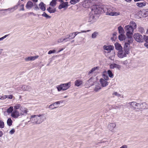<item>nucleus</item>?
<instances>
[{
    "label": "nucleus",
    "mask_w": 148,
    "mask_h": 148,
    "mask_svg": "<svg viewBox=\"0 0 148 148\" xmlns=\"http://www.w3.org/2000/svg\"><path fill=\"white\" fill-rule=\"evenodd\" d=\"M128 105L130 106V108L137 110L141 109H144L145 107H144L146 105V103H138L135 102L133 101L127 104Z\"/></svg>",
    "instance_id": "nucleus-1"
},
{
    "label": "nucleus",
    "mask_w": 148,
    "mask_h": 148,
    "mask_svg": "<svg viewBox=\"0 0 148 148\" xmlns=\"http://www.w3.org/2000/svg\"><path fill=\"white\" fill-rule=\"evenodd\" d=\"M104 8L103 6L101 5H97L94 6L92 8L91 12L92 14H99L105 12Z\"/></svg>",
    "instance_id": "nucleus-2"
},
{
    "label": "nucleus",
    "mask_w": 148,
    "mask_h": 148,
    "mask_svg": "<svg viewBox=\"0 0 148 148\" xmlns=\"http://www.w3.org/2000/svg\"><path fill=\"white\" fill-rule=\"evenodd\" d=\"M104 10L105 12L104 13H106V14L110 16H117L120 14V12H113L114 10V8L112 7H110L109 8H104Z\"/></svg>",
    "instance_id": "nucleus-3"
},
{
    "label": "nucleus",
    "mask_w": 148,
    "mask_h": 148,
    "mask_svg": "<svg viewBox=\"0 0 148 148\" xmlns=\"http://www.w3.org/2000/svg\"><path fill=\"white\" fill-rule=\"evenodd\" d=\"M133 41L132 38H127V42H125L124 47V51L126 53L128 54L129 53V51L130 48V44L132 43Z\"/></svg>",
    "instance_id": "nucleus-4"
},
{
    "label": "nucleus",
    "mask_w": 148,
    "mask_h": 148,
    "mask_svg": "<svg viewBox=\"0 0 148 148\" xmlns=\"http://www.w3.org/2000/svg\"><path fill=\"white\" fill-rule=\"evenodd\" d=\"M125 30L126 32V35L128 38H132V36L134 29L133 27L129 25L125 26L124 27Z\"/></svg>",
    "instance_id": "nucleus-5"
},
{
    "label": "nucleus",
    "mask_w": 148,
    "mask_h": 148,
    "mask_svg": "<svg viewBox=\"0 0 148 148\" xmlns=\"http://www.w3.org/2000/svg\"><path fill=\"white\" fill-rule=\"evenodd\" d=\"M71 86V83L61 84L57 86L56 88L58 91H60L61 90H65L68 89Z\"/></svg>",
    "instance_id": "nucleus-6"
},
{
    "label": "nucleus",
    "mask_w": 148,
    "mask_h": 148,
    "mask_svg": "<svg viewBox=\"0 0 148 148\" xmlns=\"http://www.w3.org/2000/svg\"><path fill=\"white\" fill-rule=\"evenodd\" d=\"M135 40L137 42H142L144 40V37H143L140 34H135L133 36Z\"/></svg>",
    "instance_id": "nucleus-7"
},
{
    "label": "nucleus",
    "mask_w": 148,
    "mask_h": 148,
    "mask_svg": "<svg viewBox=\"0 0 148 148\" xmlns=\"http://www.w3.org/2000/svg\"><path fill=\"white\" fill-rule=\"evenodd\" d=\"M31 119L32 121H34L33 123L36 124H40L42 122L40 116L38 115H34L31 116Z\"/></svg>",
    "instance_id": "nucleus-8"
},
{
    "label": "nucleus",
    "mask_w": 148,
    "mask_h": 148,
    "mask_svg": "<svg viewBox=\"0 0 148 148\" xmlns=\"http://www.w3.org/2000/svg\"><path fill=\"white\" fill-rule=\"evenodd\" d=\"M62 102L61 101H58L54 103L51 104L49 107V108L51 110H53L54 108H56L58 107V105H59L60 103Z\"/></svg>",
    "instance_id": "nucleus-9"
},
{
    "label": "nucleus",
    "mask_w": 148,
    "mask_h": 148,
    "mask_svg": "<svg viewBox=\"0 0 148 148\" xmlns=\"http://www.w3.org/2000/svg\"><path fill=\"white\" fill-rule=\"evenodd\" d=\"M21 88L23 91H28L29 92H31L33 90L32 87L29 85H23L21 87Z\"/></svg>",
    "instance_id": "nucleus-10"
},
{
    "label": "nucleus",
    "mask_w": 148,
    "mask_h": 148,
    "mask_svg": "<svg viewBox=\"0 0 148 148\" xmlns=\"http://www.w3.org/2000/svg\"><path fill=\"white\" fill-rule=\"evenodd\" d=\"M20 115H22L27 114L28 112V110L27 109L24 107H21L20 108Z\"/></svg>",
    "instance_id": "nucleus-11"
},
{
    "label": "nucleus",
    "mask_w": 148,
    "mask_h": 148,
    "mask_svg": "<svg viewBox=\"0 0 148 148\" xmlns=\"http://www.w3.org/2000/svg\"><path fill=\"white\" fill-rule=\"evenodd\" d=\"M127 54L124 51H123L122 50L119 51L118 52L117 56L119 58H122L126 56Z\"/></svg>",
    "instance_id": "nucleus-12"
},
{
    "label": "nucleus",
    "mask_w": 148,
    "mask_h": 148,
    "mask_svg": "<svg viewBox=\"0 0 148 148\" xmlns=\"http://www.w3.org/2000/svg\"><path fill=\"white\" fill-rule=\"evenodd\" d=\"M20 114L19 112L17 110H14L12 113L11 116L14 118H17L20 116Z\"/></svg>",
    "instance_id": "nucleus-13"
},
{
    "label": "nucleus",
    "mask_w": 148,
    "mask_h": 148,
    "mask_svg": "<svg viewBox=\"0 0 148 148\" xmlns=\"http://www.w3.org/2000/svg\"><path fill=\"white\" fill-rule=\"evenodd\" d=\"M95 80L93 77L90 78L86 83V84L88 85L89 87H90L94 85Z\"/></svg>",
    "instance_id": "nucleus-14"
},
{
    "label": "nucleus",
    "mask_w": 148,
    "mask_h": 148,
    "mask_svg": "<svg viewBox=\"0 0 148 148\" xmlns=\"http://www.w3.org/2000/svg\"><path fill=\"white\" fill-rule=\"evenodd\" d=\"M107 80H104L103 78H101L99 80L101 86L103 87H106L108 85V82L107 81Z\"/></svg>",
    "instance_id": "nucleus-15"
},
{
    "label": "nucleus",
    "mask_w": 148,
    "mask_h": 148,
    "mask_svg": "<svg viewBox=\"0 0 148 148\" xmlns=\"http://www.w3.org/2000/svg\"><path fill=\"white\" fill-rule=\"evenodd\" d=\"M103 48L104 50L108 51V53L110 52V51L114 49V47L113 46H106L104 45L103 47Z\"/></svg>",
    "instance_id": "nucleus-16"
},
{
    "label": "nucleus",
    "mask_w": 148,
    "mask_h": 148,
    "mask_svg": "<svg viewBox=\"0 0 148 148\" xmlns=\"http://www.w3.org/2000/svg\"><path fill=\"white\" fill-rule=\"evenodd\" d=\"M110 68L111 69H114V68H117L119 69H120L121 67V66L118 64L113 63L111 64L110 65Z\"/></svg>",
    "instance_id": "nucleus-17"
},
{
    "label": "nucleus",
    "mask_w": 148,
    "mask_h": 148,
    "mask_svg": "<svg viewBox=\"0 0 148 148\" xmlns=\"http://www.w3.org/2000/svg\"><path fill=\"white\" fill-rule=\"evenodd\" d=\"M33 5L34 4L32 1H29L27 2L25 7L27 9L30 10L32 8Z\"/></svg>",
    "instance_id": "nucleus-18"
},
{
    "label": "nucleus",
    "mask_w": 148,
    "mask_h": 148,
    "mask_svg": "<svg viewBox=\"0 0 148 148\" xmlns=\"http://www.w3.org/2000/svg\"><path fill=\"white\" fill-rule=\"evenodd\" d=\"M38 57V56H30L27 58H26L25 59L26 61H29L32 60H34L36 59Z\"/></svg>",
    "instance_id": "nucleus-19"
},
{
    "label": "nucleus",
    "mask_w": 148,
    "mask_h": 148,
    "mask_svg": "<svg viewBox=\"0 0 148 148\" xmlns=\"http://www.w3.org/2000/svg\"><path fill=\"white\" fill-rule=\"evenodd\" d=\"M61 3V4L59 5L58 7L59 9H61L68 6V2H64L63 1V2Z\"/></svg>",
    "instance_id": "nucleus-20"
},
{
    "label": "nucleus",
    "mask_w": 148,
    "mask_h": 148,
    "mask_svg": "<svg viewBox=\"0 0 148 148\" xmlns=\"http://www.w3.org/2000/svg\"><path fill=\"white\" fill-rule=\"evenodd\" d=\"M75 37H74L73 34V33H71L69 35H67L66 38H67V41L74 38Z\"/></svg>",
    "instance_id": "nucleus-21"
},
{
    "label": "nucleus",
    "mask_w": 148,
    "mask_h": 148,
    "mask_svg": "<svg viewBox=\"0 0 148 148\" xmlns=\"http://www.w3.org/2000/svg\"><path fill=\"white\" fill-rule=\"evenodd\" d=\"M114 45L115 48L117 50L119 51L122 50V47L120 44L116 42Z\"/></svg>",
    "instance_id": "nucleus-22"
},
{
    "label": "nucleus",
    "mask_w": 148,
    "mask_h": 148,
    "mask_svg": "<svg viewBox=\"0 0 148 148\" xmlns=\"http://www.w3.org/2000/svg\"><path fill=\"white\" fill-rule=\"evenodd\" d=\"M116 125L115 123H110L108 125V128L110 130L113 129L116 127Z\"/></svg>",
    "instance_id": "nucleus-23"
},
{
    "label": "nucleus",
    "mask_w": 148,
    "mask_h": 148,
    "mask_svg": "<svg viewBox=\"0 0 148 148\" xmlns=\"http://www.w3.org/2000/svg\"><path fill=\"white\" fill-rule=\"evenodd\" d=\"M47 10L50 13H54L56 11V9L55 8L49 7L47 9Z\"/></svg>",
    "instance_id": "nucleus-24"
},
{
    "label": "nucleus",
    "mask_w": 148,
    "mask_h": 148,
    "mask_svg": "<svg viewBox=\"0 0 148 148\" xmlns=\"http://www.w3.org/2000/svg\"><path fill=\"white\" fill-rule=\"evenodd\" d=\"M141 14L144 17L148 16V8L142 10Z\"/></svg>",
    "instance_id": "nucleus-25"
},
{
    "label": "nucleus",
    "mask_w": 148,
    "mask_h": 148,
    "mask_svg": "<svg viewBox=\"0 0 148 148\" xmlns=\"http://www.w3.org/2000/svg\"><path fill=\"white\" fill-rule=\"evenodd\" d=\"M40 8L42 11L45 10V5L43 2H41L39 5Z\"/></svg>",
    "instance_id": "nucleus-26"
},
{
    "label": "nucleus",
    "mask_w": 148,
    "mask_h": 148,
    "mask_svg": "<svg viewBox=\"0 0 148 148\" xmlns=\"http://www.w3.org/2000/svg\"><path fill=\"white\" fill-rule=\"evenodd\" d=\"M102 76L103 77V78L104 80L107 81L108 80L109 78L107 75V73L106 71H105L103 72L102 74Z\"/></svg>",
    "instance_id": "nucleus-27"
},
{
    "label": "nucleus",
    "mask_w": 148,
    "mask_h": 148,
    "mask_svg": "<svg viewBox=\"0 0 148 148\" xmlns=\"http://www.w3.org/2000/svg\"><path fill=\"white\" fill-rule=\"evenodd\" d=\"M136 5L138 7L141 8L145 6L146 5V3L145 2L140 3H136Z\"/></svg>",
    "instance_id": "nucleus-28"
},
{
    "label": "nucleus",
    "mask_w": 148,
    "mask_h": 148,
    "mask_svg": "<svg viewBox=\"0 0 148 148\" xmlns=\"http://www.w3.org/2000/svg\"><path fill=\"white\" fill-rule=\"evenodd\" d=\"M82 83V82L81 80H77L75 81V85L77 86H79Z\"/></svg>",
    "instance_id": "nucleus-29"
},
{
    "label": "nucleus",
    "mask_w": 148,
    "mask_h": 148,
    "mask_svg": "<svg viewBox=\"0 0 148 148\" xmlns=\"http://www.w3.org/2000/svg\"><path fill=\"white\" fill-rule=\"evenodd\" d=\"M129 25H131L134 29H136V24L134 21H131Z\"/></svg>",
    "instance_id": "nucleus-30"
},
{
    "label": "nucleus",
    "mask_w": 148,
    "mask_h": 148,
    "mask_svg": "<svg viewBox=\"0 0 148 148\" xmlns=\"http://www.w3.org/2000/svg\"><path fill=\"white\" fill-rule=\"evenodd\" d=\"M98 67H95L92 68L88 73V74H90L91 73H93L95 71L98 70Z\"/></svg>",
    "instance_id": "nucleus-31"
},
{
    "label": "nucleus",
    "mask_w": 148,
    "mask_h": 148,
    "mask_svg": "<svg viewBox=\"0 0 148 148\" xmlns=\"http://www.w3.org/2000/svg\"><path fill=\"white\" fill-rule=\"evenodd\" d=\"M125 36L123 34H120L119 36V39L121 41L125 40Z\"/></svg>",
    "instance_id": "nucleus-32"
},
{
    "label": "nucleus",
    "mask_w": 148,
    "mask_h": 148,
    "mask_svg": "<svg viewBox=\"0 0 148 148\" xmlns=\"http://www.w3.org/2000/svg\"><path fill=\"white\" fill-rule=\"evenodd\" d=\"M101 89V87L100 84H97L95 85V87L94 90L95 91L97 92Z\"/></svg>",
    "instance_id": "nucleus-33"
},
{
    "label": "nucleus",
    "mask_w": 148,
    "mask_h": 148,
    "mask_svg": "<svg viewBox=\"0 0 148 148\" xmlns=\"http://www.w3.org/2000/svg\"><path fill=\"white\" fill-rule=\"evenodd\" d=\"M119 32L120 34H123L124 32V30L123 28L121 27V26H120L118 28Z\"/></svg>",
    "instance_id": "nucleus-34"
},
{
    "label": "nucleus",
    "mask_w": 148,
    "mask_h": 148,
    "mask_svg": "<svg viewBox=\"0 0 148 148\" xmlns=\"http://www.w3.org/2000/svg\"><path fill=\"white\" fill-rule=\"evenodd\" d=\"M13 111V107L10 106L7 110V112L9 113H11Z\"/></svg>",
    "instance_id": "nucleus-35"
},
{
    "label": "nucleus",
    "mask_w": 148,
    "mask_h": 148,
    "mask_svg": "<svg viewBox=\"0 0 148 148\" xmlns=\"http://www.w3.org/2000/svg\"><path fill=\"white\" fill-rule=\"evenodd\" d=\"M98 34V33L97 32H95L92 34V38H95Z\"/></svg>",
    "instance_id": "nucleus-36"
},
{
    "label": "nucleus",
    "mask_w": 148,
    "mask_h": 148,
    "mask_svg": "<svg viewBox=\"0 0 148 148\" xmlns=\"http://www.w3.org/2000/svg\"><path fill=\"white\" fill-rule=\"evenodd\" d=\"M56 0H52L50 2V5L52 7H54L56 6Z\"/></svg>",
    "instance_id": "nucleus-37"
},
{
    "label": "nucleus",
    "mask_w": 148,
    "mask_h": 148,
    "mask_svg": "<svg viewBox=\"0 0 148 148\" xmlns=\"http://www.w3.org/2000/svg\"><path fill=\"white\" fill-rule=\"evenodd\" d=\"M38 115L40 116L41 120L42 121V122H43L45 119V117L44 114H42L41 115Z\"/></svg>",
    "instance_id": "nucleus-38"
},
{
    "label": "nucleus",
    "mask_w": 148,
    "mask_h": 148,
    "mask_svg": "<svg viewBox=\"0 0 148 148\" xmlns=\"http://www.w3.org/2000/svg\"><path fill=\"white\" fill-rule=\"evenodd\" d=\"M12 121L10 118L8 119L7 121V123L9 126H10L12 125Z\"/></svg>",
    "instance_id": "nucleus-39"
},
{
    "label": "nucleus",
    "mask_w": 148,
    "mask_h": 148,
    "mask_svg": "<svg viewBox=\"0 0 148 148\" xmlns=\"http://www.w3.org/2000/svg\"><path fill=\"white\" fill-rule=\"evenodd\" d=\"M67 38H61L58 40V42L59 43L62 42H63L64 41L66 42L67 41Z\"/></svg>",
    "instance_id": "nucleus-40"
},
{
    "label": "nucleus",
    "mask_w": 148,
    "mask_h": 148,
    "mask_svg": "<svg viewBox=\"0 0 148 148\" xmlns=\"http://www.w3.org/2000/svg\"><path fill=\"white\" fill-rule=\"evenodd\" d=\"M22 106H21L20 104H16L14 106V108L15 110H16L18 109L19 108L20 109V108Z\"/></svg>",
    "instance_id": "nucleus-41"
},
{
    "label": "nucleus",
    "mask_w": 148,
    "mask_h": 148,
    "mask_svg": "<svg viewBox=\"0 0 148 148\" xmlns=\"http://www.w3.org/2000/svg\"><path fill=\"white\" fill-rule=\"evenodd\" d=\"M107 73L108 75L111 78H113V75L112 74V72L110 70H109L108 71Z\"/></svg>",
    "instance_id": "nucleus-42"
},
{
    "label": "nucleus",
    "mask_w": 148,
    "mask_h": 148,
    "mask_svg": "<svg viewBox=\"0 0 148 148\" xmlns=\"http://www.w3.org/2000/svg\"><path fill=\"white\" fill-rule=\"evenodd\" d=\"M79 0H71L70 3L72 4H74L77 2H79Z\"/></svg>",
    "instance_id": "nucleus-43"
},
{
    "label": "nucleus",
    "mask_w": 148,
    "mask_h": 148,
    "mask_svg": "<svg viewBox=\"0 0 148 148\" xmlns=\"http://www.w3.org/2000/svg\"><path fill=\"white\" fill-rule=\"evenodd\" d=\"M43 16L47 18H50L51 16L48 15L46 13L44 12L42 15Z\"/></svg>",
    "instance_id": "nucleus-44"
},
{
    "label": "nucleus",
    "mask_w": 148,
    "mask_h": 148,
    "mask_svg": "<svg viewBox=\"0 0 148 148\" xmlns=\"http://www.w3.org/2000/svg\"><path fill=\"white\" fill-rule=\"evenodd\" d=\"M4 122L1 120H0V128H4Z\"/></svg>",
    "instance_id": "nucleus-45"
},
{
    "label": "nucleus",
    "mask_w": 148,
    "mask_h": 148,
    "mask_svg": "<svg viewBox=\"0 0 148 148\" xmlns=\"http://www.w3.org/2000/svg\"><path fill=\"white\" fill-rule=\"evenodd\" d=\"M33 6H34V9L36 11L39 10V8L38 6V5L36 4V3H34Z\"/></svg>",
    "instance_id": "nucleus-46"
},
{
    "label": "nucleus",
    "mask_w": 148,
    "mask_h": 148,
    "mask_svg": "<svg viewBox=\"0 0 148 148\" xmlns=\"http://www.w3.org/2000/svg\"><path fill=\"white\" fill-rule=\"evenodd\" d=\"M112 95L117 96L118 97H120L121 96L120 94L118 93L117 92H113L112 93Z\"/></svg>",
    "instance_id": "nucleus-47"
},
{
    "label": "nucleus",
    "mask_w": 148,
    "mask_h": 148,
    "mask_svg": "<svg viewBox=\"0 0 148 148\" xmlns=\"http://www.w3.org/2000/svg\"><path fill=\"white\" fill-rule=\"evenodd\" d=\"M56 52V51L55 50H50L48 52V54H50L53 53H55Z\"/></svg>",
    "instance_id": "nucleus-48"
},
{
    "label": "nucleus",
    "mask_w": 148,
    "mask_h": 148,
    "mask_svg": "<svg viewBox=\"0 0 148 148\" xmlns=\"http://www.w3.org/2000/svg\"><path fill=\"white\" fill-rule=\"evenodd\" d=\"M6 98H8L9 99H12L13 97V95H6Z\"/></svg>",
    "instance_id": "nucleus-49"
},
{
    "label": "nucleus",
    "mask_w": 148,
    "mask_h": 148,
    "mask_svg": "<svg viewBox=\"0 0 148 148\" xmlns=\"http://www.w3.org/2000/svg\"><path fill=\"white\" fill-rule=\"evenodd\" d=\"M9 34H7L6 35L2 37H1L0 38V41L1 40H2L3 39L6 38V37H7L8 36Z\"/></svg>",
    "instance_id": "nucleus-50"
},
{
    "label": "nucleus",
    "mask_w": 148,
    "mask_h": 148,
    "mask_svg": "<svg viewBox=\"0 0 148 148\" xmlns=\"http://www.w3.org/2000/svg\"><path fill=\"white\" fill-rule=\"evenodd\" d=\"M6 98V95L2 96H0V99L3 100Z\"/></svg>",
    "instance_id": "nucleus-51"
},
{
    "label": "nucleus",
    "mask_w": 148,
    "mask_h": 148,
    "mask_svg": "<svg viewBox=\"0 0 148 148\" xmlns=\"http://www.w3.org/2000/svg\"><path fill=\"white\" fill-rule=\"evenodd\" d=\"M144 40L146 42L145 43H148V36H146L145 38H144Z\"/></svg>",
    "instance_id": "nucleus-52"
},
{
    "label": "nucleus",
    "mask_w": 148,
    "mask_h": 148,
    "mask_svg": "<svg viewBox=\"0 0 148 148\" xmlns=\"http://www.w3.org/2000/svg\"><path fill=\"white\" fill-rule=\"evenodd\" d=\"M15 132V130L14 129H12L10 132V133L11 134H13Z\"/></svg>",
    "instance_id": "nucleus-53"
},
{
    "label": "nucleus",
    "mask_w": 148,
    "mask_h": 148,
    "mask_svg": "<svg viewBox=\"0 0 148 148\" xmlns=\"http://www.w3.org/2000/svg\"><path fill=\"white\" fill-rule=\"evenodd\" d=\"M80 32H76L74 33H73V35H74V37H75L77 34L80 33Z\"/></svg>",
    "instance_id": "nucleus-54"
},
{
    "label": "nucleus",
    "mask_w": 148,
    "mask_h": 148,
    "mask_svg": "<svg viewBox=\"0 0 148 148\" xmlns=\"http://www.w3.org/2000/svg\"><path fill=\"white\" fill-rule=\"evenodd\" d=\"M21 8H22L20 10H23V11L24 10V5L22 4L20 6Z\"/></svg>",
    "instance_id": "nucleus-55"
},
{
    "label": "nucleus",
    "mask_w": 148,
    "mask_h": 148,
    "mask_svg": "<svg viewBox=\"0 0 148 148\" xmlns=\"http://www.w3.org/2000/svg\"><path fill=\"white\" fill-rule=\"evenodd\" d=\"M120 148H127V146L126 145H123Z\"/></svg>",
    "instance_id": "nucleus-56"
},
{
    "label": "nucleus",
    "mask_w": 148,
    "mask_h": 148,
    "mask_svg": "<svg viewBox=\"0 0 148 148\" xmlns=\"http://www.w3.org/2000/svg\"><path fill=\"white\" fill-rule=\"evenodd\" d=\"M90 31V30H87V31H82L81 32L82 33H85V32H89V31Z\"/></svg>",
    "instance_id": "nucleus-57"
},
{
    "label": "nucleus",
    "mask_w": 148,
    "mask_h": 148,
    "mask_svg": "<svg viewBox=\"0 0 148 148\" xmlns=\"http://www.w3.org/2000/svg\"><path fill=\"white\" fill-rule=\"evenodd\" d=\"M144 45L145 47L148 48V43H145Z\"/></svg>",
    "instance_id": "nucleus-58"
},
{
    "label": "nucleus",
    "mask_w": 148,
    "mask_h": 148,
    "mask_svg": "<svg viewBox=\"0 0 148 148\" xmlns=\"http://www.w3.org/2000/svg\"><path fill=\"white\" fill-rule=\"evenodd\" d=\"M90 18L93 19L94 18V16L93 15H92L90 16Z\"/></svg>",
    "instance_id": "nucleus-59"
},
{
    "label": "nucleus",
    "mask_w": 148,
    "mask_h": 148,
    "mask_svg": "<svg viewBox=\"0 0 148 148\" xmlns=\"http://www.w3.org/2000/svg\"><path fill=\"white\" fill-rule=\"evenodd\" d=\"M2 135H3V133H2V132L1 131H0V137H1Z\"/></svg>",
    "instance_id": "nucleus-60"
},
{
    "label": "nucleus",
    "mask_w": 148,
    "mask_h": 148,
    "mask_svg": "<svg viewBox=\"0 0 148 148\" xmlns=\"http://www.w3.org/2000/svg\"><path fill=\"white\" fill-rule=\"evenodd\" d=\"M120 106H116L115 108H114V107H113V108H114L116 109V108H120Z\"/></svg>",
    "instance_id": "nucleus-61"
},
{
    "label": "nucleus",
    "mask_w": 148,
    "mask_h": 148,
    "mask_svg": "<svg viewBox=\"0 0 148 148\" xmlns=\"http://www.w3.org/2000/svg\"><path fill=\"white\" fill-rule=\"evenodd\" d=\"M125 1L127 2H130L132 0H125Z\"/></svg>",
    "instance_id": "nucleus-62"
},
{
    "label": "nucleus",
    "mask_w": 148,
    "mask_h": 148,
    "mask_svg": "<svg viewBox=\"0 0 148 148\" xmlns=\"http://www.w3.org/2000/svg\"><path fill=\"white\" fill-rule=\"evenodd\" d=\"M32 1L34 2V3H36L38 1V0H32Z\"/></svg>",
    "instance_id": "nucleus-63"
},
{
    "label": "nucleus",
    "mask_w": 148,
    "mask_h": 148,
    "mask_svg": "<svg viewBox=\"0 0 148 148\" xmlns=\"http://www.w3.org/2000/svg\"><path fill=\"white\" fill-rule=\"evenodd\" d=\"M63 50V48H62L61 49H60V50L59 51H58V53L59 52H60L61 51H62Z\"/></svg>",
    "instance_id": "nucleus-64"
}]
</instances>
